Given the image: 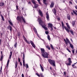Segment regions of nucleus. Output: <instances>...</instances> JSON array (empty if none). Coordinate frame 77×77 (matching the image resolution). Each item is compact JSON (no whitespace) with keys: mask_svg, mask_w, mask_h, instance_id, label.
Returning a JSON list of instances; mask_svg holds the SVG:
<instances>
[{"mask_svg":"<svg viewBox=\"0 0 77 77\" xmlns=\"http://www.w3.org/2000/svg\"><path fill=\"white\" fill-rule=\"evenodd\" d=\"M40 50L41 51V53L43 57L45 58H48L49 53L45 52V50H44V48H41Z\"/></svg>","mask_w":77,"mask_h":77,"instance_id":"obj_1","label":"nucleus"},{"mask_svg":"<svg viewBox=\"0 0 77 77\" xmlns=\"http://www.w3.org/2000/svg\"><path fill=\"white\" fill-rule=\"evenodd\" d=\"M16 19L17 21H18L19 22H20V23H21V20L22 19L23 22H24V23H26V21L23 17H20L19 16H17Z\"/></svg>","mask_w":77,"mask_h":77,"instance_id":"obj_2","label":"nucleus"},{"mask_svg":"<svg viewBox=\"0 0 77 77\" xmlns=\"http://www.w3.org/2000/svg\"><path fill=\"white\" fill-rule=\"evenodd\" d=\"M48 60L50 64H51V65L54 66H55L56 65L55 64V61L54 60L51 59H49Z\"/></svg>","mask_w":77,"mask_h":77,"instance_id":"obj_3","label":"nucleus"},{"mask_svg":"<svg viewBox=\"0 0 77 77\" xmlns=\"http://www.w3.org/2000/svg\"><path fill=\"white\" fill-rule=\"evenodd\" d=\"M61 24L62 25V27L63 28V29H64V28L67 33H69V29H68V28H66V26H64V24H63V22H62Z\"/></svg>","mask_w":77,"mask_h":77,"instance_id":"obj_4","label":"nucleus"},{"mask_svg":"<svg viewBox=\"0 0 77 77\" xmlns=\"http://www.w3.org/2000/svg\"><path fill=\"white\" fill-rule=\"evenodd\" d=\"M68 60H69V63L66 64L67 65H69V66H70L71 63H72V61L71 60V58H69Z\"/></svg>","mask_w":77,"mask_h":77,"instance_id":"obj_5","label":"nucleus"},{"mask_svg":"<svg viewBox=\"0 0 77 77\" xmlns=\"http://www.w3.org/2000/svg\"><path fill=\"white\" fill-rule=\"evenodd\" d=\"M48 27H50L51 30H53V25L51 23H48Z\"/></svg>","mask_w":77,"mask_h":77,"instance_id":"obj_6","label":"nucleus"},{"mask_svg":"<svg viewBox=\"0 0 77 77\" xmlns=\"http://www.w3.org/2000/svg\"><path fill=\"white\" fill-rule=\"evenodd\" d=\"M46 18L47 20L48 21H49L50 20V18H49V15L48 14V12H47L46 13Z\"/></svg>","mask_w":77,"mask_h":77,"instance_id":"obj_7","label":"nucleus"},{"mask_svg":"<svg viewBox=\"0 0 77 77\" xmlns=\"http://www.w3.org/2000/svg\"><path fill=\"white\" fill-rule=\"evenodd\" d=\"M38 22L39 24H40V25H42V21L41 20V19L40 18H38Z\"/></svg>","mask_w":77,"mask_h":77,"instance_id":"obj_8","label":"nucleus"},{"mask_svg":"<svg viewBox=\"0 0 77 77\" xmlns=\"http://www.w3.org/2000/svg\"><path fill=\"white\" fill-rule=\"evenodd\" d=\"M38 12L40 15L41 16V17H42L43 16V14H42V11H41L40 10H38Z\"/></svg>","mask_w":77,"mask_h":77,"instance_id":"obj_9","label":"nucleus"},{"mask_svg":"<svg viewBox=\"0 0 77 77\" xmlns=\"http://www.w3.org/2000/svg\"><path fill=\"white\" fill-rule=\"evenodd\" d=\"M66 44H68L67 43H69V44H70V42L69 41V39H68L67 38H66Z\"/></svg>","mask_w":77,"mask_h":77,"instance_id":"obj_10","label":"nucleus"},{"mask_svg":"<svg viewBox=\"0 0 77 77\" xmlns=\"http://www.w3.org/2000/svg\"><path fill=\"white\" fill-rule=\"evenodd\" d=\"M30 42L31 44V45H32V47L35 48V44H34L33 42L32 41H30Z\"/></svg>","mask_w":77,"mask_h":77,"instance_id":"obj_11","label":"nucleus"},{"mask_svg":"<svg viewBox=\"0 0 77 77\" xmlns=\"http://www.w3.org/2000/svg\"><path fill=\"white\" fill-rule=\"evenodd\" d=\"M42 27H43V29H44L45 30H47L48 29H47V26H46V25L42 26Z\"/></svg>","mask_w":77,"mask_h":77,"instance_id":"obj_12","label":"nucleus"},{"mask_svg":"<svg viewBox=\"0 0 77 77\" xmlns=\"http://www.w3.org/2000/svg\"><path fill=\"white\" fill-rule=\"evenodd\" d=\"M8 29L9 30H10L11 32H12V28L11 26H8L7 27Z\"/></svg>","mask_w":77,"mask_h":77,"instance_id":"obj_13","label":"nucleus"},{"mask_svg":"<svg viewBox=\"0 0 77 77\" xmlns=\"http://www.w3.org/2000/svg\"><path fill=\"white\" fill-rule=\"evenodd\" d=\"M66 25L67 27L68 28V29H71V28L70 27V26H69V25L68 23H66Z\"/></svg>","mask_w":77,"mask_h":77,"instance_id":"obj_14","label":"nucleus"},{"mask_svg":"<svg viewBox=\"0 0 77 77\" xmlns=\"http://www.w3.org/2000/svg\"><path fill=\"white\" fill-rule=\"evenodd\" d=\"M54 6V2H52L51 3V4L50 5V6L51 8H53Z\"/></svg>","mask_w":77,"mask_h":77,"instance_id":"obj_15","label":"nucleus"},{"mask_svg":"<svg viewBox=\"0 0 77 77\" xmlns=\"http://www.w3.org/2000/svg\"><path fill=\"white\" fill-rule=\"evenodd\" d=\"M12 52L11 51L10 52V56L9 57V59H10V60H11V56H12Z\"/></svg>","mask_w":77,"mask_h":77,"instance_id":"obj_16","label":"nucleus"},{"mask_svg":"<svg viewBox=\"0 0 77 77\" xmlns=\"http://www.w3.org/2000/svg\"><path fill=\"white\" fill-rule=\"evenodd\" d=\"M38 4H36L34 6V8H35V9L37 8L38 7Z\"/></svg>","mask_w":77,"mask_h":77,"instance_id":"obj_17","label":"nucleus"},{"mask_svg":"<svg viewBox=\"0 0 77 77\" xmlns=\"http://www.w3.org/2000/svg\"><path fill=\"white\" fill-rule=\"evenodd\" d=\"M67 18H68V20H70V19L71 18V17H70V15H69V14H67Z\"/></svg>","mask_w":77,"mask_h":77,"instance_id":"obj_18","label":"nucleus"},{"mask_svg":"<svg viewBox=\"0 0 77 77\" xmlns=\"http://www.w3.org/2000/svg\"><path fill=\"white\" fill-rule=\"evenodd\" d=\"M53 13L55 15H56V9L54 8L53 10Z\"/></svg>","mask_w":77,"mask_h":77,"instance_id":"obj_19","label":"nucleus"},{"mask_svg":"<svg viewBox=\"0 0 77 77\" xmlns=\"http://www.w3.org/2000/svg\"><path fill=\"white\" fill-rule=\"evenodd\" d=\"M4 6V3L3 2H0V6L2 7V6Z\"/></svg>","mask_w":77,"mask_h":77,"instance_id":"obj_20","label":"nucleus"},{"mask_svg":"<svg viewBox=\"0 0 77 77\" xmlns=\"http://www.w3.org/2000/svg\"><path fill=\"white\" fill-rule=\"evenodd\" d=\"M31 1L32 3L34 4V5L36 4V2H35V1L34 0H31Z\"/></svg>","mask_w":77,"mask_h":77,"instance_id":"obj_21","label":"nucleus"},{"mask_svg":"<svg viewBox=\"0 0 77 77\" xmlns=\"http://www.w3.org/2000/svg\"><path fill=\"white\" fill-rule=\"evenodd\" d=\"M9 60H10V59H8V60L7 64V66H6L7 67H8V65H9Z\"/></svg>","mask_w":77,"mask_h":77,"instance_id":"obj_22","label":"nucleus"},{"mask_svg":"<svg viewBox=\"0 0 77 77\" xmlns=\"http://www.w3.org/2000/svg\"><path fill=\"white\" fill-rule=\"evenodd\" d=\"M69 31L71 33V34H72V35H74V32H73V31H72V30H70Z\"/></svg>","mask_w":77,"mask_h":77,"instance_id":"obj_23","label":"nucleus"},{"mask_svg":"<svg viewBox=\"0 0 77 77\" xmlns=\"http://www.w3.org/2000/svg\"><path fill=\"white\" fill-rule=\"evenodd\" d=\"M40 66L41 67V68L42 70V71H44V68H43V67L42 66V65H41L40 64Z\"/></svg>","mask_w":77,"mask_h":77,"instance_id":"obj_24","label":"nucleus"},{"mask_svg":"<svg viewBox=\"0 0 77 77\" xmlns=\"http://www.w3.org/2000/svg\"><path fill=\"white\" fill-rule=\"evenodd\" d=\"M75 21H72V26L73 27L74 26V25L75 24Z\"/></svg>","mask_w":77,"mask_h":77,"instance_id":"obj_25","label":"nucleus"},{"mask_svg":"<svg viewBox=\"0 0 77 77\" xmlns=\"http://www.w3.org/2000/svg\"><path fill=\"white\" fill-rule=\"evenodd\" d=\"M70 47H71V48L72 49H73V48H74V47H73V45H72L70 43Z\"/></svg>","mask_w":77,"mask_h":77,"instance_id":"obj_26","label":"nucleus"},{"mask_svg":"<svg viewBox=\"0 0 77 77\" xmlns=\"http://www.w3.org/2000/svg\"><path fill=\"white\" fill-rule=\"evenodd\" d=\"M26 63L25 62V61H24V60H23V65L24 66H25V64Z\"/></svg>","mask_w":77,"mask_h":77,"instance_id":"obj_27","label":"nucleus"},{"mask_svg":"<svg viewBox=\"0 0 77 77\" xmlns=\"http://www.w3.org/2000/svg\"><path fill=\"white\" fill-rule=\"evenodd\" d=\"M9 23L10 25H11V26H13V24L12 23V22H11V21H9Z\"/></svg>","mask_w":77,"mask_h":77,"instance_id":"obj_28","label":"nucleus"},{"mask_svg":"<svg viewBox=\"0 0 77 77\" xmlns=\"http://www.w3.org/2000/svg\"><path fill=\"white\" fill-rule=\"evenodd\" d=\"M73 12L74 13V14L75 15H77V14L75 12V11L74 10H73Z\"/></svg>","mask_w":77,"mask_h":77,"instance_id":"obj_29","label":"nucleus"},{"mask_svg":"<svg viewBox=\"0 0 77 77\" xmlns=\"http://www.w3.org/2000/svg\"><path fill=\"white\" fill-rule=\"evenodd\" d=\"M48 39L49 41H50V35H48Z\"/></svg>","mask_w":77,"mask_h":77,"instance_id":"obj_30","label":"nucleus"},{"mask_svg":"<svg viewBox=\"0 0 77 77\" xmlns=\"http://www.w3.org/2000/svg\"><path fill=\"white\" fill-rule=\"evenodd\" d=\"M15 68H17V62H16L15 63Z\"/></svg>","mask_w":77,"mask_h":77,"instance_id":"obj_31","label":"nucleus"},{"mask_svg":"<svg viewBox=\"0 0 77 77\" xmlns=\"http://www.w3.org/2000/svg\"><path fill=\"white\" fill-rule=\"evenodd\" d=\"M46 48H48V50H50V46H49L48 45L46 46Z\"/></svg>","mask_w":77,"mask_h":77,"instance_id":"obj_32","label":"nucleus"},{"mask_svg":"<svg viewBox=\"0 0 77 77\" xmlns=\"http://www.w3.org/2000/svg\"><path fill=\"white\" fill-rule=\"evenodd\" d=\"M50 47L52 50H53L54 49V48L53 47V45L51 44Z\"/></svg>","mask_w":77,"mask_h":77,"instance_id":"obj_33","label":"nucleus"},{"mask_svg":"<svg viewBox=\"0 0 77 77\" xmlns=\"http://www.w3.org/2000/svg\"><path fill=\"white\" fill-rule=\"evenodd\" d=\"M38 37V38H40V39H41V40H42V41H44V40L42 39V38H41V37H40V36H39V35H38L37 34V35Z\"/></svg>","mask_w":77,"mask_h":77,"instance_id":"obj_34","label":"nucleus"},{"mask_svg":"<svg viewBox=\"0 0 77 77\" xmlns=\"http://www.w3.org/2000/svg\"><path fill=\"white\" fill-rule=\"evenodd\" d=\"M1 16L2 17V20L4 21V20H5V19H4V17H3V16H2V15L1 14Z\"/></svg>","mask_w":77,"mask_h":77,"instance_id":"obj_35","label":"nucleus"},{"mask_svg":"<svg viewBox=\"0 0 77 77\" xmlns=\"http://www.w3.org/2000/svg\"><path fill=\"white\" fill-rule=\"evenodd\" d=\"M72 53H73V54H74V51L75 50V49H72Z\"/></svg>","mask_w":77,"mask_h":77,"instance_id":"obj_36","label":"nucleus"},{"mask_svg":"<svg viewBox=\"0 0 77 77\" xmlns=\"http://www.w3.org/2000/svg\"><path fill=\"white\" fill-rule=\"evenodd\" d=\"M17 43H16L14 45V47L15 48H16L17 47Z\"/></svg>","mask_w":77,"mask_h":77,"instance_id":"obj_37","label":"nucleus"},{"mask_svg":"<svg viewBox=\"0 0 77 77\" xmlns=\"http://www.w3.org/2000/svg\"><path fill=\"white\" fill-rule=\"evenodd\" d=\"M3 59V55H1L0 60L1 61Z\"/></svg>","mask_w":77,"mask_h":77,"instance_id":"obj_38","label":"nucleus"},{"mask_svg":"<svg viewBox=\"0 0 77 77\" xmlns=\"http://www.w3.org/2000/svg\"><path fill=\"white\" fill-rule=\"evenodd\" d=\"M74 66H75V64H72V67L73 68H75V67H74Z\"/></svg>","mask_w":77,"mask_h":77,"instance_id":"obj_39","label":"nucleus"},{"mask_svg":"<svg viewBox=\"0 0 77 77\" xmlns=\"http://www.w3.org/2000/svg\"><path fill=\"white\" fill-rule=\"evenodd\" d=\"M36 75H37V76H38V77H40V75H39V74H38V73H36Z\"/></svg>","mask_w":77,"mask_h":77,"instance_id":"obj_40","label":"nucleus"},{"mask_svg":"<svg viewBox=\"0 0 77 77\" xmlns=\"http://www.w3.org/2000/svg\"><path fill=\"white\" fill-rule=\"evenodd\" d=\"M43 2L45 4H46V0H43Z\"/></svg>","mask_w":77,"mask_h":77,"instance_id":"obj_41","label":"nucleus"},{"mask_svg":"<svg viewBox=\"0 0 77 77\" xmlns=\"http://www.w3.org/2000/svg\"><path fill=\"white\" fill-rule=\"evenodd\" d=\"M66 50H67L69 52V53H71V51H70V50H69V49H68V48H67Z\"/></svg>","mask_w":77,"mask_h":77,"instance_id":"obj_42","label":"nucleus"},{"mask_svg":"<svg viewBox=\"0 0 77 77\" xmlns=\"http://www.w3.org/2000/svg\"><path fill=\"white\" fill-rule=\"evenodd\" d=\"M38 1V3L40 4V5H41V3L40 2V0H37Z\"/></svg>","mask_w":77,"mask_h":77,"instance_id":"obj_43","label":"nucleus"},{"mask_svg":"<svg viewBox=\"0 0 77 77\" xmlns=\"http://www.w3.org/2000/svg\"><path fill=\"white\" fill-rule=\"evenodd\" d=\"M23 38H24L25 41H26V42L27 41V39H26V38H25V37H23Z\"/></svg>","mask_w":77,"mask_h":77,"instance_id":"obj_44","label":"nucleus"},{"mask_svg":"<svg viewBox=\"0 0 77 77\" xmlns=\"http://www.w3.org/2000/svg\"><path fill=\"white\" fill-rule=\"evenodd\" d=\"M24 57H25L24 54H23V60H24Z\"/></svg>","mask_w":77,"mask_h":77,"instance_id":"obj_45","label":"nucleus"},{"mask_svg":"<svg viewBox=\"0 0 77 77\" xmlns=\"http://www.w3.org/2000/svg\"><path fill=\"white\" fill-rule=\"evenodd\" d=\"M26 42L27 43V44H30V42H29V41H28L27 40Z\"/></svg>","mask_w":77,"mask_h":77,"instance_id":"obj_46","label":"nucleus"},{"mask_svg":"<svg viewBox=\"0 0 77 77\" xmlns=\"http://www.w3.org/2000/svg\"><path fill=\"white\" fill-rule=\"evenodd\" d=\"M26 68H29V66H28V65H27V64H26Z\"/></svg>","mask_w":77,"mask_h":77,"instance_id":"obj_47","label":"nucleus"},{"mask_svg":"<svg viewBox=\"0 0 77 77\" xmlns=\"http://www.w3.org/2000/svg\"><path fill=\"white\" fill-rule=\"evenodd\" d=\"M35 32L36 33H38V32H37V30H36V29H35L34 30Z\"/></svg>","mask_w":77,"mask_h":77,"instance_id":"obj_48","label":"nucleus"},{"mask_svg":"<svg viewBox=\"0 0 77 77\" xmlns=\"http://www.w3.org/2000/svg\"><path fill=\"white\" fill-rule=\"evenodd\" d=\"M40 76H41L42 77H44L43 75H42V73H40Z\"/></svg>","mask_w":77,"mask_h":77,"instance_id":"obj_49","label":"nucleus"},{"mask_svg":"<svg viewBox=\"0 0 77 77\" xmlns=\"http://www.w3.org/2000/svg\"><path fill=\"white\" fill-rule=\"evenodd\" d=\"M45 33L47 35V34H48V31H46Z\"/></svg>","mask_w":77,"mask_h":77,"instance_id":"obj_50","label":"nucleus"},{"mask_svg":"<svg viewBox=\"0 0 77 77\" xmlns=\"http://www.w3.org/2000/svg\"><path fill=\"white\" fill-rule=\"evenodd\" d=\"M18 62H20H20H20V58H19L18 59Z\"/></svg>","mask_w":77,"mask_h":77,"instance_id":"obj_51","label":"nucleus"},{"mask_svg":"<svg viewBox=\"0 0 77 77\" xmlns=\"http://www.w3.org/2000/svg\"><path fill=\"white\" fill-rule=\"evenodd\" d=\"M16 8L17 10H18V7L17 6H16Z\"/></svg>","mask_w":77,"mask_h":77,"instance_id":"obj_52","label":"nucleus"},{"mask_svg":"<svg viewBox=\"0 0 77 77\" xmlns=\"http://www.w3.org/2000/svg\"><path fill=\"white\" fill-rule=\"evenodd\" d=\"M22 77H24V74H22Z\"/></svg>","mask_w":77,"mask_h":77,"instance_id":"obj_53","label":"nucleus"},{"mask_svg":"<svg viewBox=\"0 0 77 77\" xmlns=\"http://www.w3.org/2000/svg\"><path fill=\"white\" fill-rule=\"evenodd\" d=\"M66 72H64L63 73H64V75H66Z\"/></svg>","mask_w":77,"mask_h":77,"instance_id":"obj_54","label":"nucleus"},{"mask_svg":"<svg viewBox=\"0 0 77 77\" xmlns=\"http://www.w3.org/2000/svg\"><path fill=\"white\" fill-rule=\"evenodd\" d=\"M71 14H72V15H74V14H73V13H72V12H71Z\"/></svg>","mask_w":77,"mask_h":77,"instance_id":"obj_55","label":"nucleus"},{"mask_svg":"<svg viewBox=\"0 0 77 77\" xmlns=\"http://www.w3.org/2000/svg\"><path fill=\"white\" fill-rule=\"evenodd\" d=\"M1 55H2L3 54V53H2V51L1 52Z\"/></svg>","mask_w":77,"mask_h":77,"instance_id":"obj_56","label":"nucleus"},{"mask_svg":"<svg viewBox=\"0 0 77 77\" xmlns=\"http://www.w3.org/2000/svg\"><path fill=\"white\" fill-rule=\"evenodd\" d=\"M62 0V1H63V3H65V0Z\"/></svg>","mask_w":77,"mask_h":77,"instance_id":"obj_57","label":"nucleus"},{"mask_svg":"<svg viewBox=\"0 0 77 77\" xmlns=\"http://www.w3.org/2000/svg\"><path fill=\"white\" fill-rule=\"evenodd\" d=\"M70 40L72 42H73V41H72V39H70Z\"/></svg>","mask_w":77,"mask_h":77,"instance_id":"obj_58","label":"nucleus"},{"mask_svg":"<svg viewBox=\"0 0 77 77\" xmlns=\"http://www.w3.org/2000/svg\"><path fill=\"white\" fill-rule=\"evenodd\" d=\"M20 66H22V63H21V62H20Z\"/></svg>","mask_w":77,"mask_h":77,"instance_id":"obj_59","label":"nucleus"},{"mask_svg":"<svg viewBox=\"0 0 77 77\" xmlns=\"http://www.w3.org/2000/svg\"><path fill=\"white\" fill-rule=\"evenodd\" d=\"M69 3L70 4H71V5H72V2H69Z\"/></svg>","mask_w":77,"mask_h":77,"instance_id":"obj_60","label":"nucleus"},{"mask_svg":"<svg viewBox=\"0 0 77 77\" xmlns=\"http://www.w3.org/2000/svg\"><path fill=\"white\" fill-rule=\"evenodd\" d=\"M75 2L77 3V0H75Z\"/></svg>","mask_w":77,"mask_h":77,"instance_id":"obj_61","label":"nucleus"},{"mask_svg":"<svg viewBox=\"0 0 77 77\" xmlns=\"http://www.w3.org/2000/svg\"><path fill=\"white\" fill-rule=\"evenodd\" d=\"M64 41L65 42H66V40H65V39H64Z\"/></svg>","mask_w":77,"mask_h":77,"instance_id":"obj_62","label":"nucleus"},{"mask_svg":"<svg viewBox=\"0 0 77 77\" xmlns=\"http://www.w3.org/2000/svg\"><path fill=\"white\" fill-rule=\"evenodd\" d=\"M75 8H76V9H77V6H75Z\"/></svg>","mask_w":77,"mask_h":77,"instance_id":"obj_63","label":"nucleus"},{"mask_svg":"<svg viewBox=\"0 0 77 77\" xmlns=\"http://www.w3.org/2000/svg\"><path fill=\"white\" fill-rule=\"evenodd\" d=\"M36 28H34V30H35V29H36Z\"/></svg>","mask_w":77,"mask_h":77,"instance_id":"obj_64","label":"nucleus"}]
</instances>
